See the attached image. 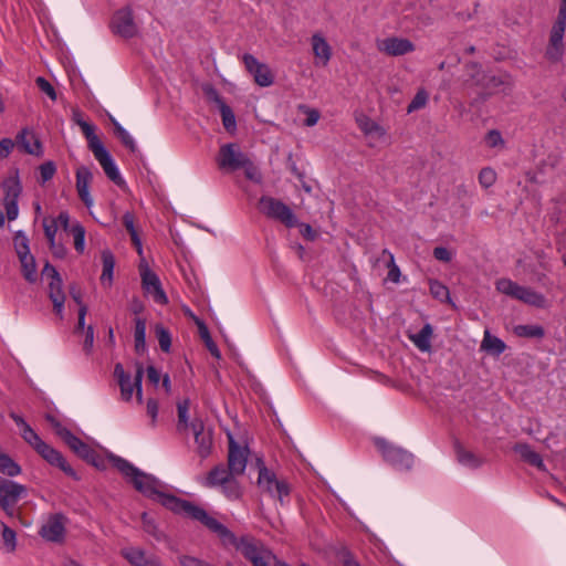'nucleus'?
<instances>
[{"instance_id":"1","label":"nucleus","mask_w":566,"mask_h":566,"mask_svg":"<svg viewBox=\"0 0 566 566\" xmlns=\"http://www.w3.org/2000/svg\"><path fill=\"white\" fill-rule=\"evenodd\" d=\"M108 459L125 478L130 479V482L138 492L148 497L155 499L163 506L172 511L174 513H182L192 520L199 521L207 528L219 536L222 545L233 546L237 551L239 549L240 538H238L232 531L218 522L214 517L209 516L202 507L172 494H166L158 491V479L140 471L124 458L111 453Z\"/></svg>"},{"instance_id":"2","label":"nucleus","mask_w":566,"mask_h":566,"mask_svg":"<svg viewBox=\"0 0 566 566\" xmlns=\"http://www.w3.org/2000/svg\"><path fill=\"white\" fill-rule=\"evenodd\" d=\"M495 286L500 293L511 296L512 298L522 301L536 307L545 306L546 298L543 294L530 287L522 286L510 279L497 280Z\"/></svg>"},{"instance_id":"3","label":"nucleus","mask_w":566,"mask_h":566,"mask_svg":"<svg viewBox=\"0 0 566 566\" xmlns=\"http://www.w3.org/2000/svg\"><path fill=\"white\" fill-rule=\"evenodd\" d=\"M258 209L268 218L282 222L286 228L297 226V219L291 208L276 198L268 196L261 197Z\"/></svg>"},{"instance_id":"4","label":"nucleus","mask_w":566,"mask_h":566,"mask_svg":"<svg viewBox=\"0 0 566 566\" xmlns=\"http://www.w3.org/2000/svg\"><path fill=\"white\" fill-rule=\"evenodd\" d=\"M4 192L3 206L9 221L15 220L19 214L18 199L22 192V185L19 178V170L7 177L1 184Z\"/></svg>"},{"instance_id":"5","label":"nucleus","mask_w":566,"mask_h":566,"mask_svg":"<svg viewBox=\"0 0 566 566\" xmlns=\"http://www.w3.org/2000/svg\"><path fill=\"white\" fill-rule=\"evenodd\" d=\"M374 443L391 465L400 470H409L412 467L413 455L410 452L390 444L382 438H375Z\"/></svg>"},{"instance_id":"6","label":"nucleus","mask_w":566,"mask_h":566,"mask_svg":"<svg viewBox=\"0 0 566 566\" xmlns=\"http://www.w3.org/2000/svg\"><path fill=\"white\" fill-rule=\"evenodd\" d=\"M258 463L260 464L258 478L259 486L272 497H277V500L283 503V497L290 494L287 483L283 480H277L275 473L264 467L261 459H258Z\"/></svg>"},{"instance_id":"7","label":"nucleus","mask_w":566,"mask_h":566,"mask_svg":"<svg viewBox=\"0 0 566 566\" xmlns=\"http://www.w3.org/2000/svg\"><path fill=\"white\" fill-rule=\"evenodd\" d=\"M25 494L27 488L24 485L0 478V507L7 515H14L17 503Z\"/></svg>"},{"instance_id":"8","label":"nucleus","mask_w":566,"mask_h":566,"mask_svg":"<svg viewBox=\"0 0 566 566\" xmlns=\"http://www.w3.org/2000/svg\"><path fill=\"white\" fill-rule=\"evenodd\" d=\"M234 472H231L229 467H224L223 464L216 465L209 473L206 479L205 485L208 488L213 486H222L224 492L229 496L238 497V485L234 480Z\"/></svg>"},{"instance_id":"9","label":"nucleus","mask_w":566,"mask_h":566,"mask_svg":"<svg viewBox=\"0 0 566 566\" xmlns=\"http://www.w3.org/2000/svg\"><path fill=\"white\" fill-rule=\"evenodd\" d=\"M109 27L113 33L124 39H130L135 36L138 31L130 7H124L115 11L112 17Z\"/></svg>"},{"instance_id":"10","label":"nucleus","mask_w":566,"mask_h":566,"mask_svg":"<svg viewBox=\"0 0 566 566\" xmlns=\"http://www.w3.org/2000/svg\"><path fill=\"white\" fill-rule=\"evenodd\" d=\"M218 165L221 169L235 171L249 165V157L240 150L237 144L230 143L220 147Z\"/></svg>"},{"instance_id":"11","label":"nucleus","mask_w":566,"mask_h":566,"mask_svg":"<svg viewBox=\"0 0 566 566\" xmlns=\"http://www.w3.org/2000/svg\"><path fill=\"white\" fill-rule=\"evenodd\" d=\"M140 271V277H142V285L146 293L150 294L153 296V300L157 304L165 305L168 303V297L165 293V291L161 287L160 280L158 275L149 270L147 264L142 263L139 265Z\"/></svg>"},{"instance_id":"12","label":"nucleus","mask_w":566,"mask_h":566,"mask_svg":"<svg viewBox=\"0 0 566 566\" xmlns=\"http://www.w3.org/2000/svg\"><path fill=\"white\" fill-rule=\"evenodd\" d=\"M242 61L247 71L253 76L258 85L268 87L273 84L274 75L266 64L259 62L250 53L243 54Z\"/></svg>"},{"instance_id":"13","label":"nucleus","mask_w":566,"mask_h":566,"mask_svg":"<svg viewBox=\"0 0 566 566\" xmlns=\"http://www.w3.org/2000/svg\"><path fill=\"white\" fill-rule=\"evenodd\" d=\"M228 467L231 472L241 475L247 467L249 448L247 446H240L230 433L228 434Z\"/></svg>"},{"instance_id":"14","label":"nucleus","mask_w":566,"mask_h":566,"mask_svg":"<svg viewBox=\"0 0 566 566\" xmlns=\"http://www.w3.org/2000/svg\"><path fill=\"white\" fill-rule=\"evenodd\" d=\"M467 67L472 71L471 78L474 81V84L485 91L481 94L482 101H485L494 90L504 84L501 77L481 72V67L478 63H469Z\"/></svg>"},{"instance_id":"15","label":"nucleus","mask_w":566,"mask_h":566,"mask_svg":"<svg viewBox=\"0 0 566 566\" xmlns=\"http://www.w3.org/2000/svg\"><path fill=\"white\" fill-rule=\"evenodd\" d=\"M66 518L62 513H55L49 516L41 526L39 534L49 542L60 543L64 539Z\"/></svg>"},{"instance_id":"16","label":"nucleus","mask_w":566,"mask_h":566,"mask_svg":"<svg viewBox=\"0 0 566 566\" xmlns=\"http://www.w3.org/2000/svg\"><path fill=\"white\" fill-rule=\"evenodd\" d=\"M18 149L35 157L43 156V145L39 137L29 128H22L14 139Z\"/></svg>"},{"instance_id":"17","label":"nucleus","mask_w":566,"mask_h":566,"mask_svg":"<svg viewBox=\"0 0 566 566\" xmlns=\"http://www.w3.org/2000/svg\"><path fill=\"white\" fill-rule=\"evenodd\" d=\"M379 51L389 56H400L415 51V44L406 38L390 36L378 44Z\"/></svg>"},{"instance_id":"18","label":"nucleus","mask_w":566,"mask_h":566,"mask_svg":"<svg viewBox=\"0 0 566 566\" xmlns=\"http://www.w3.org/2000/svg\"><path fill=\"white\" fill-rule=\"evenodd\" d=\"M565 28L563 25L553 24L549 35V43L546 49V56L548 60L553 62H557L562 59L564 53V43L563 36L565 32Z\"/></svg>"},{"instance_id":"19","label":"nucleus","mask_w":566,"mask_h":566,"mask_svg":"<svg viewBox=\"0 0 566 566\" xmlns=\"http://www.w3.org/2000/svg\"><path fill=\"white\" fill-rule=\"evenodd\" d=\"M93 180V174L90 168L81 166L76 170V190L83 203L90 208L93 205V199L90 195V185Z\"/></svg>"},{"instance_id":"20","label":"nucleus","mask_w":566,"mask_h":566,"mask_svg":"<svg viewBox=\"0 0 566 566\" xmlns=\"http://www.w3.org/2000/svg\"><path fill=\"white\" fill-rule=\"evenodd\" d=\"M268 549L270 548L265 546L262 541L251 535H242L240 537V546L238 552H240L248 562L261 555Z\"/></svg>"},{"instance_id":"21","label":"nucleus","mask_w":566,"mask_h":566,"mask_svg":"<svg viewBox=\"0 0 566 566\" xmlns=\"http://www.w3.org/2000/svg\"><path fill=\"white\" fill-rule=\"evenodd\" d=\"M65 444L82 460L86 461L91 455H93L94 449L90 447L86 442L77 438L70 430L63 431Z\"/></svg>"},{"instance_id":"22","label":"nucleus","mask_w":566,"mask_h":566,"mask_svg":"<svg viewBox=\"0 0 566 566\" xmlns=\"http://www.w3.org/2000/svg\"><path fill=\"white\" fill-rule=\"evenodd\" d=\"M49 298L53 304L54 313L62 319L63 318V310L65 303V294L63 292V281L62 279L49 282Z\"/></svg>"},{"instance_id":"23","label":"nucleus","mask_w":566,"mask_h":566,"mask_svg":"<svg viewBox=\"0 0 566 566\" xmlns=\"http://www.w3.org/2000/svg\"><path fill=\"white\" fill-rule=\"evenodd\" d=\"M114 377L120 388L122 399L129 401L134 392V381L132 382L130 374L126 373L123 365L117 363L114 367Z\"/></svg>"},{"instance_id":"24","label":"nucleus","mask_w":566,"mask_h":566,"mask_svg":"<svg viewBox=\"0 0 566 566\" xmlns=\"http://www.w3.org/2000/svg\"><path fill=\"white\" fill-rule=\"evenodd\" d=\"M311 42L315 59H317L323 66L327 65L332 57V48L328 42L319 33H314L311 38Z\"/></svg>"},{"instance_id":"25","label":"nucleus","mask_w":566,"mask_h":566,"mask_svg":"<svg viewBox=\"0 0 566 566\" xmlns=\"http://www.w3.org/2000/svg\"><path fill=\"white\" fill-rule=\"evenodd\" d=\"M514 451L521 457L523 461L532 467H535L542 471H545V464L539 453L534 451L527 443H516Z\"/></svg>"},{"instance_id":"26","label":"nucleus","mask_w":566,"mask_h":566,"mask_svg":"<svg viewBox=\"0 0 566 566\" xmlns=\"http://www.w3.org/2000/svg\"><path fill=\"white\" fill-rule=\"evenodd\" d=\"M43 229L53 255L55 258L63 259L66 255V249L62 244L55 243V233L57 231L56 221H48L44 219Z\"/></svg>"},{"instance_id":"27","label":"nucleus","mask_w":566,"mask_h":566,"mask_svg":"<svg viewBox=\"0 0 566 566\" xmlns=\"http://www.w3.org/2000/svg\"><path fill=\"white\" fill-rule=\"evenodd\" d=\"M103 271L101 275V283L111 286L113 282V272L115 266V256L109 250L102 251Z\"/></svg>"},{"instance_id":"28","label":"nucleus","mask_w":566,"mask_h":566,"mask_svg":"<svg viewBox=\"0 0 566 566\" xmlns=\"http://www.w3.org/2000/svg\"><path fill=\"white\" fill-rule=\"evenodd\" d=\"M454 451L458 461L465 467L475 469L482 463L473 452L465 450L458 440L454 441Z\"/></svg>"},{"instance_id":"29","label":"nucleus","mask_w":566,"mask_h":566,"mask_svg":"<svg viewBox=\"0 0 566 566\" xmlns=\"http://www.w3.org/2000/svg\"><path fill=\"white\" fill-rule=\"evenodd\" d=\"M432 333V326L430 324H424L417 334L410 336V339L421 352H429L431 349L430 338Z\"/></svg>"},{"instance_id":"30","label":"nucleus","mask_w":566,"mask_h":566,"mask_svg":"<svg viewBox=\"0 0 566 566\" xmlns=\"http://www.w3.org/2000/svg\"><path fill=\"white\" fill-rule=\"evenodd\" d=\"M51 465L57 467L62 470L66 475L71 476L74 480H80V476L75 472V470L67 463L62 453L57 450H53L50 457L45 459Z\"/></svg>"},{"instance_id":"31","label":"nucleus","mask_w":566,"mask_h":566,"mask_svg":"<svg viewBox=\"0 0 566 566\" xmlns=\"http://www.w3.org/2000/svg\"><path fill=\"white\" fill-rule=\"evenodd\" d=\"M21 264V273L25 281L35 283L38 280L36 263L32 254L19 258Z\"/></svg>"},{"instance_id":"32","label":"nucleus","mask_w":566,"mask_h":566,"mask_svg":"<svg viewBox=\"0 0 566 566\" xmlns=\"http://www.w3.org/2000/svg\"><path fill=\"white\" fill-rule=\"evenodd\" d=\"M134 339H135V352L137 354H143L146 350V319L145 318H142V317L135 318Z\"/></svg>"},{"instance_id":"33","label":"nucleus","mask_w":566,"mask_h":566,"mask_svg":"<svg viewBox=\"0 0 566 566\" xmlns=\"http://www.w3.org/2000/svg\"><path fill=\"white\" fill-rule=\"evenodd\" d=\"M481 347L495 356L501 355L506 349L505 343L499 337L492 336L489 331L484 334Z\"/></svg>"},{"instance_id":"34","label":"nucleus","mask_w":566,"mask_h":566,"mask_svg":"<svg viewBox=\"0 0 566 566\" xmlns=\"http://www.w3.org/2000/svg\"><path fill=\"white\" fill-rule=\"evenodd\" d=\"M195 442L197 444V453L202 458L206 459L210 453L212 449V432L211 430H207V432L202 434H196Z\"/></svg>"},{"instance_id":"35","label":"nucleus","mask_w":566,"mask_h":566,"mask_svg":"<svg viewBox=\"0 0 566 566\" xmlns=\"http://www.w3.org/2000/svg\"><path fill=\"white\" fill-rule=\"evenodd\" d=\"M197 325H198V329H199V335H200L201 339L203 340L207 349L210 352V354L213 357H216L218 359L221 358V353H220L217 344L213 342L207 325L201 321H197Z\"/></svg>"},{"instance_id":"36","label":"nucleus","mask_w":566,"mask_h":566,"mask_svg":"<svg viewBox=\"0 0 566 566\" xmlns=\"http://www.w3.org/2000/svg\"><path fill=\"white\" fill-rule=\"evenodd\" d=\"M513 332L518 337L524 338H542L545 335V331L539 325H516Z\"/></svg>"},{"instance_id":"37","label":"nucleus","mask_w":566,"mask_h":566,"mask_svg":"<svg viewBox=\"0 0 566 566\" xmlns=\"http://www.w3.org/2000/svg\"><path fill=\"white\" fill-rule=\"evenodd\" d=\"M0 472L8 476H15V475L20 474L21 468L8 454L1 453L0 454Z\"/></svg>"},{"instance_id":"38","label":"nucleus","mask_w":566,"mask_h":566,"mask_svg":"<svg viewBox=\"0 0 566 566\" xmlns=\"http://www.w3.org/2000/svg\"><path fill=\"white\" fill-rule=\"evenodd\" d=\"M189 405H190L189 399H185L177 403V412H178L177 430L179 432H185L189 428V422H188Z\"/></svg>"},{"instance_id":"39","label":"nucleus","mask_w":566,"mask_h":566,"mask_svg":"<svg viewBox=\"0 0 566 566\" xmlns=\"http://www.w3.org/2000/svg\"><path fill=\"white\" fill-rule=\"evenodd\" d=\"M77 125L81 127L82 133L84 134L85 138L87 139L88 149H93L94 147L102 144L97 135L95 134V127L94 125L85 122V120H77Z\"/></svg>"},{"instance_id":"40","label":"nucleus","mask_w":566,"mask_h":566,"mask_svg":"<svg viewBox=\"0 0 566 566\" xmlns=\"http://www.w3.org/2000/svg\"><path fill=\"white\" fill-rule=\"evenodd\" d=\"M13 245L18 258L31 254L29 248V239L23 231L20 230L15 232L13 237Z\"/></svg>"},{"instance_id":"41","label":"nucleus","mask_w":566,"mask_h":566,"mask_svg":"<svg viewBox=\"0 0 566 566\" xmlns=\"http://www.w3.org/2000/svg\"><path fill=\"white\" fill-rule=\"evenodd\" d=\"M123 556L133 565V566H144L148 556H146L145 552L140 548L130 547L123 551Z\"/></svg>"},{"instance_id":"42","label":"nucleus","mask_w":566,"mask_h":566,"mask_svg":"<svg viewBox=\"0 0 566 566\" xmlns=\"http://www.w3.org/2000/svg\"><path fill=\"white\" fill-rule=\"evenodd\" d=\"M431 295L440 302H450L449 289L437 280H431L429 283Z\"/></svg>"},{"instance_id":"43","label":"nucleus","mask_w":566,"mask_h":566,"mask_svg":"<svg viewBox=\"0 0 566 566\" xmlns=\"http://www.w3.org/2000/svg\"><path fill=\"white\" fill-rule=\"evenodd\" d=\"M155 334L159 343V347L164 353H169L171 348V335L161 324L155 326Z\"/></svg>"},{"instance_id":"44","label":"nucleus","mask_w":566,"mask_h":566,"mask_svg":"<svg viewBox=\"0 0 566 566\" xmlns=\"http://www.w3.org/2000/svg\"><path fill=\"white\" fill-rule=\"evenodd\" d=\"M356 123L360 130L366 135L378 133L381 129L375 120L364 114L356 117Z\"/></svg>"},{"instance_id":"45","label":"nucleus","mask_w":566,"mask_h":566,"mask_svg":"<svg viewBox=\"0 0 566 566\" xmlns=\"http://www.w3.org/2000/svg\"><path fill=\"white\" fill-rule=\"evenodd\" d=\"M221 117H222V124L226 130L232 132L235 129V117L233 114V111L231 107L227 104H222L219 108Z\"/></svg>"},{"instance_id":"46","label":"nucleus","mask_w":566,"mask_h":566,"mask_svg":"<svg viewBox=\"0 0 566 566\" xmlns=\"http://www.w3.org/2000/svg\"><path fill=\"white\" fill-rule=\"evenodd\" d=\"M71 232L74 238V248L78 253H83L85 245V229L80 223L72 226Z\"/></svg>"},{"instance_id":"47","label":"nucleus","mask_w":566,"mask_h":566,"mask_svg":"<svg viewBox=\"0 0 566 566\" xmlns=\"http://www.w3.org/2000/svg\"><path fill=\"white\" fill-rule=\"evenodd\" d=\"M135 377H134V390H136V399L138 403L143 402V389L142 382L144 377V366L140 361L135 363Z\"/></svg>"},{"instance_id":"48","label":"nucleus","mask_w":566,"mask_h":566,"mask_svg":"<svg viewBox=\"0 0 566 566\" xmlns=\"http://www.w3.org/2000/svg\"><path fill=\"white\" fill-rule=\"evenodd\" d=\"M142 523L143 530L154 536L157 541H160L164 537V534L157 528L155 522L146 512L142 514Z\"/></svg>"},{"instance_id":"49","label":"nucleus","mask_w":566,"mask_h":566,"mask_svg":"<svg viewBox=\"0 0 566 566\" xmlns=\"http://www.w3.org/2000/svg\"><path fill=\"white\" fill-rule=\"evenodd\" d=\"M103 170H104L105 175L107 176V178L111 181H113L116 186H118V187L125 186V181L122 178V176H120V174H119V171L117 169V166L115 165L114 160L111 164L104 166Z\"/></svg>"},{"instance_id":"50","label":"nucleus","mask_w":566,"mask_h":566,"mask_svg":"<svg viewBox=\"0 0 566 566\" xmlns=\"http://www.w3.org/2000/svg\"><path fill=\"white\" fill-rule=\"evenodd\" d=\"M202 92L207 99L211 103H214L219 108L222 104H226L223 98L220 96L219 92L214 88L212 84L206 83L202 85Z\"/></svg>"},{"instance_id":"51","label":"nucleus","mask_w":566,"mask_h":566,"mask_svg":"<svg viewBox=\"0 0 566 566\" xmlns=\"http://www.w3.org/2000/svg\"><path fill=\"white\" fill-rule=\"evenodd\" d=\"M93 153L95 159L99 163L102 168L113 161V158L108 150L104 147L103 144H99L98 146L91 149Z\"/></svg>"},{"instance_id":"52","label":"nucleus","mask_w":566,"mask_h":566,"mask_svg":"<svg viewBox=\"0 0 566 566\" xmlns=\"http://www.w3.org/2000/svg\"><path fill=\"white\" fill-rule=\"evenodd\" d=\"M495 180H496V174L492 168L485 167L480 170L479 182L483 188H489V187L493 186Z\"/></svg>"},{"instance_id":"53","label":"nucleus","mask_w":566,"mask_h":566,"mask_svg":"<svg viewBox=\"0 0 566 566\" xmlns=\"http://www.w3.org/2000/svg\"><path fill=\"white\" fill-rule=\"evenodd\" d=\"M22 439L32 448H36L42 439L39 434L28 424L20 430Z\"/></svg>"},{"instance_id":"54","label":"nucleus","mask_w":566,"mask_h":566,"mask_svg":"<svg viewBox=\"0 0 566 566\" xmlns=\"http://www.w3.org/2000/svg\"><path fill=\"white\" fill-rule=\"evenodd\" d=\"M427 101H428L427 92L423 90L418 91L417 94L415 95V97L412 98V101L409 103V105L407 107V112L412 113L415 111H418V109L424 107V105L427 104Z\"/></svg>"},{"instance_id":"55","label":"nucleus","mask_w":566,"mask_h":566,"mask_svg":"<svg viewBox=\"0 0 566 566\" xmlns=\"http://www.w3.org/2000/svg\"><path fill=\"white\" fill-rule=\"evenodd\" d=\"M276 562V556L271 549L265 551L261 555L250 560L252 566H272Z\"/></svg>"},{"instance_id":"56","label":"nucleus","mask_w":566,"mask_h":566,"mask_svg":"<svg viewBox=\"0 0 566 566\" xmlns=\"http://www.w3.org/2000/svg\"><path fill=\"white\" fill-rule=\"evenodd\" d=\"M41 184L51 180L56 172V166L53 161L49 160L40 165Z\"/></svg>"},{"instance_id":"57","label":"nucleus","mask_w":566,"mask_h":566,"mask_svg":"<svg viewBox=\"0 0 566 566\" xmlns=\"http://www.w3.org/2000/svg\"><path fill=\"white\" fill-rule=\"evenodd\" d=\"M15 532L2 523V539L4 544L8 546L10 552H13L15 549L17 543H15Z\"/></svg>"},{"instance_id":"58","label":"nucleus","mask_w":566,"mask_h":566,"mask_svg":"<svg viewBox=\"0 0 566 566\" xmlns=\"http://www.w3.org/2000/svg\"><path fill=\"white\" fill-rule=\"evenodd\" d=\"M35 84L36 86L43 92L45 93L52 101H56V92H55V88L53 87V85L48 81L45 80L44 77L42 76H39L36 77L35 80Z\"/></svg>"},{"instance_id":"59","label":"nucleus","mask_w":566,"mask_h":566,"mask_svg":"<svg viewBox=\"0 0 566 566\" xmlns=\"http://www.w3.org/2000/svg\"><path fill=\"white\" fill-rule=\"evenodd\" d=\"M300 109L304 111V113H306V115H307V117H306V119L304 122V124L306 126L312 127V126L316 125V123L318 122V119L321 117V114H319V112L317 109L308 108L305 105H301Z\"/></svg>"},{"instance_id":"60","label":"nucleus","mask_w":566,"mask_h":566,"mask_svg":"<svg viewBox=\"0 0 566 566\" xmlns=\"http://www.w3.org/2000/svg\"><path fill=\"white\" fill-rule=\"evenodd\" d=\"M15 143L11 138H2L0 140V159H6L14 148Z\"/></svg>"},{"instance_id":"61","label":"nucleus","mask_w":566,"mask_h":566,"mask_svg":"<svg viewBox=\"0 0 566 566\" xmlns=\"http://www.w3.org/2000/svg\"><path fill=\"white\" fill-rule=\"evenodd\" d=\"M384 253H387L389 255V264L391 265L389 268V271H388V279L395 283L399 282V276H400V270L399 268L395 264V261H394V255L388 252L387 250H384Z\"/></svg>"},{"instance_id":"62","label":"nucleus","mask_w":566,"mask_h":566,"mask_svg":"<svg viewBox=\"0 0 566 566\" xmlns=\"http://www.w3.org/2000/svg\"><path fill=\"white\" fill-rule=\"evenodd\" d=\"M120 143L126 147L128 148L132 153H136L137 151V146L135 144V140L133 139V137L127 133V130L125 129L123 133H120L118 136H116Z\"/></svg>"},{"instance_id":"63","label":"nucleus","mask_w":566,"mask_h":566,"mask_svg":"<svg viewBox=\"0 0 566 566\" xmlns=\"http://www.w3.org/2000/svg\"><path fill=\"white\" fill-rule=\"evenodd\" d=\"M433 256L438 261L450 262L452 259V253L444 247H436L433 249Z\"/></svg>"},{"instance_id":"64","label":"nucleus","mask_w":566,"mask_h":566,"mask_svg":"<svg viewBox=\"0 0 566 566\" xmlns=\"http://www.w3.org/2000/svg\"><path fill=\"white\" fill-rule=\"evenodd\" d=\"M301 234L308 241H314L317 238V232L307 223H298Z\"/></svg>"}]
</instances>
